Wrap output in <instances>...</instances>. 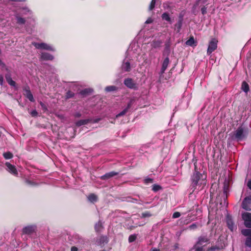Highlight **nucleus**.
<instances>
[{
    "instance_id": "1",
    "label": "nucleus",
    "mask_w": 251,
    "mask_h": 251,
    "mask_svg": "<svg viewBox=\"0 0 251 251\" xmlns=\"http://www.w3.org/2000/svg\"><path fill=\"white\" fill-rule=\"evenodd\" d=\"M206 174L204 171L202 172L193 173L191 176V187L193 191L196 189L198 185L205 184L206 183Z\"/></svg>"
},
{
    "instance_id": "2",
    "label": "nucleus",
    "mask_w": 251,
    "mask_h": 251,
    "mask_svg": "<svg viewBox=\"0 0 251 251\" xmlns=\"http://www.w3.org/2000/svg\"><path fill=\"white\" fill-rule=\"evenodd\" d=\"M246 137V129L242 126H239L233 134V138L238 141L243 140Z\"/></svg>"
},
{
    "instance_id": "3",
    "label": "nucleus",
    "mask_w": 251,
    "mask_h": 251,
    "mask_svg": "<svg viewBox=\"0 0 251 251\" xmlns=\"http://www.w3.org/2000/svg\"><path fill=\"white\" fill-rule=\"evenodd\" d=\"M211 237V233L209 235L206 234H202L200 236L197 242V245H203V244H208L210 243V240Z\"/></svg>"
},
{
    "instance_id": "4",
    "label": "nucleus",
    "mask_w": 251,
    "mask_h": 251,
    "mask_svg": "<svg viewBox=\"0 0 251 251\" xmlns=\"http://www.w3.org/2000/svg\"><path fill=\"white\" fill-rule=\"evenodd\" d=\"M218 41L215 38H212L209 42L208 47L207 50V54L210 55L213 51L217 48Z\"/></svg>"
},
{
    "instance_id": "5",
    "label": "nucleus",
    "mask_w": 251,
    "mask_h": 251,
    "mask_svg": "<svg viewBox=\"0 0 251 251\" xmlns=\"http://www.w3.org/2000/svg\"><path fill=\"white\" fill-rule=\"evenodd\" d=\"M242 217L244 221L245 226L248 228H251V213L245 212L242 214Z\"/></svg>"
},
{
    "instance_id": "6",
    "label": "nucleus",
    "mask_w": 251,
    "mask_h": 251,
    "mask_svg": "<svg viewBox=\"0 0 251 251\" xmlns=\"http://www.w3.org/2000/svg\"><path fill=\"white\" fill-rule=\"evenodd\" d=\"M32 45L37 49H44L51 51L54 50V49L51 46L45 43H38L33 42Z\"/></svg>"
},
{
    "instance_id": "7",
    "label": "nucleus",
    "mask_w": 251,
    "mask_h": 251,
    "mask_svg": "<svg viewBox=\"0 0 251 251\" xmlns=\"http://www.w3.org/2000/svg\"><path fill=\"white\" fill-rule=\"evenodd\" d=\"M242 207L246 210H251V196L246 197L243 200Z\"/></svg>"
},
{
    "instance_id": "8",
    "label": "nucleus",
    "mask_w": 251,
    "mask_h": 251,
    "mask_svg": "<svg viewBox=\"0 0 251 251\" xmlns=\"http://www.w3.org/2000/svg\"><path fill=\"white\" fill-rule=\"evenodd\" d=\"M124 84L128 88L136 89L137 86L136 83L131 78H126L124 82Z\"/></svg>"
},
{
    "instance_id": "9",
    "label": "nucleus",
    "mask_w": 251,
    "mask_h": 251,
    "mask_svg": "<svg viewBox=\"0 0 251 251\" xmlns=\"http://www.w3.org/2000/svg\"><path fill=\"white\" fill-rule=\"evenodd\" d=\"M24 95L25 96V97L29 100L31 102H34L35 100L34 99L33 96L31 93L30 88L28 86L25 87L24 89Z\"/></svg>"
},
{
    "instance_id": "10",
    "label": "nucleus",
    "mask_w": 251,
    "mask_h": 251,
    "mask_svg": "<svg viewBox=\"0 0 251 251\" xmlns=\"http://www.w3.org/2000/svg\"><path fill=\"white\" fill-rule=\"evenodd\" d=\"M226 222L228 228L231 230L233 231L236 229V226L234 225L231 217L227 215L226 218Z\"/></svg>"
},
{
    "instance_id": "11",
    "label": "nucleus",
    "mask_w": 251,
    "mask_h": 251,
    "mask_svg": "<svg viewBox=\"0 0 251 251\" xmlns=\"http://www.w3.org/2000/svg\"><path fill=\"white\" fill-rule=\"evenodd\" d=\"M5 166L7 168V171L9 173L15 176L18 175V173L15 166L12 165L9 162H6Z\"/></svg>"
},
{
    "instance_id": "12",
    "label": "nucleus",
    "mask_w": 251,
    "mask_h": 251,
    "mask_svg": "<svg viewBox=\"0 0 251 251\" xmlns=\"http://www.w3.org/2000/svg\"><path fill=\"white\" fill-rule=\"evenodd\" d=\"M35 226H28L24 227L22 229V232L25 234H30L35 232Z\"/></svg>"
},
{
    "instance_id": "13",
    "label": "nucleus",
    "mask_w": 251,
    "mask_h": 251,
    "mask_svg": "<svg viewBox=\"0 0 251 251\" xmlns=\"http://www.w3.org/2000/svg\"><path fill=\"white\" fill-rule=\"evenodd\" d=\"M170 62V60L168 56H167V57L164 59V60L163 61L162 67L160 71V74L162 75H163L165 70H166Z\"/></svg>"
},
{
    "instance_id": "14",
    "label": "nucleus",
    "mask_w": 251,
    "mask_h": 251,
    "mask_svg": "<svg viewBox=\"0 0 251 251\" xmlns=\"http://www.w3.org/2000/svg\"><path fill=\"white\" fill-rule=\"evenodd\" d=\"M118 172H114V171H112V172H108L107 173H106L105 175L102 176L101 177H100V178L102 179V180H107L115 176H116L117 175H118Z\"/></svg>"
},
{
    "instance_id": "15",
    "label": "nucleus",
    "mask_w": 251,
    "mask_h": 251,
    "mask_svg": "<svg viewBox=\"0 0 251 251\" xmlns=\"http://www.w3.org/2000/svg\"><path fill=\"white\" fill-rule=\"evenodd\" d=\"M170 46L171 43L169 39L165 43V49L163 52V55H165L166 54L167 55V56L169 55L170 53Z\"/></svg>"
},
{
    "instance_id": "16",
    "label": "nucleus",
    "mask_w": 251,
    "mask_h": 251,
    "mask_svg": "<svg viewBox=\"0 0 251 251\" xmlns=\"http://www.w3.org/2000/svg\"><path fill=\"white\" fill-rule=\"evenodd\" d=\"M53 58V56L48 52H43L41 55V59L43 60H52Z\"/></svg>"
},
{
    "instance_id": "17",
    "label": "nucleus",
    "mask_w": 251,
    "mask_h": 251,
    "mask_svg": "<svg viewBox=\"0 0 251 251\" xmlns=\"http://www.w3.org/2000/svg\"><path fill=\"white\" fill-rule=\"evenodd\" d=\"M163 42L160 40H154L151 43V46L152 48L156 49L161 47Z\"/></svg>"
},
{
    "instance_id": "18",
    "label": "nucleus",
    "mask_w": 251,
    "mask_h": 251,
    "mask_svg": "<svg viewBox=\"0 0 251 251\" xmlns=\"http://www.w3.org/2000/svg\"><path fill=\"white\" fill-rule=\"evenodd\" d=\"M92 119L80 120L76 122L75 125L77 126H80L82 125H87V124L91 123Z\"/></svg>"
},
{
    "instance_id": "19",
    "label": "nucleus",
    "mask_w": 251,
    "mask_h": 251,
    "mask_svg": "<svg viewBox=\"0 0 251 251\" xmlns=\"http://www.w3.org/2000/svg\"><path fill=\"white\" fill-rule=\"evenodd\" d=\"M122 69L125 72H130L131 71L130 63L128 61L123 62Z\"/></svg>"
},
{
    "instance_id": "20",
    "label": "nucleus",
    "mask_w": 251,
    "mask_h": 251,
    "mask_svg": "<svg viewBox=\"0 0 251 251\" xmlns=\"http://www.w3.org/2000/svg\"><path fill=\"white\" fill-rule=\"evenodd\" d=\"M103 228L102 224L100 221H99L95 225V230L96 232H99Z\"/></svg>"
},
{
    "instance_id": "21",
    "label": "nucleus",
    "mask_w": 251,
    "mask_h": 251,
    "mask_svg": "<svg viewBox=\"0 0 251 251\" xmlns=\"http://www.w3.org/2000/svg\"><path fill=\"white\" fill-rule=\"evenodd\" d=\"M92 91H93L92 89H90V88H86V89H84L83 90H82L80 92V94L81 95H82L83 97H85L87 95H88L90 94V93H91Z\"/></svg>"
},
{
    "instance_id": "22",
    "label": "nucleus",
    "mask_w": 251,
    "mask_h": 251,
    "mask_svg": "<svg viewBox=\"0 0 251 251\" xmlns=\"http://www.w3.org/2000/svg\"><path fill=\"white\" fill-rule=\"evenodd\" d=\"M88 200L93 203L96 202L98 201V197L94 194H90L88 197Z\"/></svg>"
},
{
    "instance_id": "23",
    "label": "nucleus",
    "mask_w": 251,
    "mask_h": 251,
    "mask_svg": "<svg viewBox=\"0 0 251 251\" xmlns=\"http://www.w3.org/2000/svg\"><path fill=\"white\" fill-rule=\"evenodd\" d=\"M185 44L189 46L192 47L194 45L196 46L197 45L195 44V41L194 37L191 36L190 38L185 42Z\"/></svg>"
},
{
    "instance_id": "24",
    "label": "nucleus",
    "mask_w": 251,
    "mask_h": 251,
    "mask_svg": "<svg viewBox=\"0 0 251 251\" xmlns=\"http://www.w3.org/2000/svg\"><path fill=\"white\" fill-rule=\"evenodd\" d=\"M161 18L163 20L169 22L170 24H171L172 23L171 19L169 16V14L167 12H165V13H163L162 14Z\"/></svg>"
},
{
    "instance_id": "25",
    "label": "nucleus",
    "mask_w": 251,
    "mask_h": 251,
    "mask_svg": "<svg viewBox=\"0 0 251 251\" xmlns=\"http://www.w3.org/2000/svg\"><path fill=\"white\" fill-rule=\"evenodd\" d=\"M241 88L243 91L247 93L249 91V85L247 82L244 81L242 83Z\"/></svg>"
},
{
    "instance_id": "26",
    "label": "nucleus",
    "mask_w": 251,
    "mask_h": 251,
    "mask_svg": "<svg viewBox=\"0 0 251 251\" xmlns=\"http://www.w3.org/2000/svg\"><path fill=\"white\" fill-rule=\"evenodd\" d=\"M117 90L118 87L114 85L108 86L105 88V91L107 92L115 91H117Z\"/></svg>"
},
{
    "instance_id": "27",
    "label": "nucleus",
    "mask_w": 251,
    "mask_h": 251,
    "mask_svg": "<svg viewBox=\"0 0 251 251\" xmlns=\"http://www.w3.org/2000/svg\"><path fill=\"white\" fill-rule=\"evenodd\" d=\"M222 249H223L222 247L214 246H212L210 248H209L206 250V251H221Z\"/></svg>"
},
{
    "instance_id": "28",
    "label": "nucleus",
    "mask_w": 251,
    "mask_h": 251,
    "mask_svg": "<svg viewBox=\"0 0 251 251\" xmlns=\"http://www.w3.org/2000/svg\"><path fill=\"white\" fill-rule=\"evenodd\" d=\"M242 234L248 237L251 236V229H244L241 230Z\"/></svg>"
},
{
    "instance_id": "29",
    "label": "nucleus",
    "mask_w": 251,
    "mask_h": 251,
    "mask_svg": "<svg viewBox=\"0 0 251 251\" xmlns=\"http://www.w3.org/2000/svg\"><path fill=\"white\" fill-rule=\"evenodd\" d=\"M17 20V23L19 25H24L25 23V18L21 17L18 16L16 17Z\"/></svg>"
},
{
    "instance_id": "30",
    "label": "nucleus",
    "mask_w": 251,
    "mask_h": 251,
    "mask_svg": "<svg viewBox=\"0 0 251 251\" xmlns=\"http://www.w3.org/2000/svg\"><path fill=\"white\" fill-rule=\"evenodd\" d=\"M204 245H197V243H196L193 247V249H195V251H204Z\"/></svg>"
},
{
    "instance_id": "31",
    "label": "nucleus",
    "mask_w": 251,
    "mask_h": 251,
    "mask_svg": "<svg viewBox=\"0 0 251 251\" xmlns=\"http://www.w3.org/2000/svg\"><path fill=\"white\" fill-rule=\"evenodd\" d=\"M3 156L5 159H10L13 158V155L10 151H7L3 153Z\"/></svg>"
},
{
    "instance_id": "32",
    "label": "nucleus",
    "mask_w": 251,
    "mask_h": 251,
    "mask_svg": "<svg viewBox=\"0 0 251 251\" xmlns=\"http://www.w3.org/2000/svg\"><path fill=\"white\" fill-rule=\"evenodd\" d=\"M162 189V188L160 185H159L158 184H154L152 186L151 190L153 192H156L158 191L159 190H161Z\"/></svg>"
},
{
    "instance_id": "33",
    "label": "nucleus",
    "mask_w": 251,
    "mask_h": 251,
    "mask_svg": "<svg viewBox=\"0 0 251 251\" xmlns=\"http://www.w3.org/2000/svg\"><path fill=\"white\" fill-rule=\"evenodd\" d=\"M151 216H152V214L151 213V212L147 211H145L144 212H143L141 214V218H147V217H150Z\"/></svg>"
},
{
    "instance_id": "34",
    "label": "nucleus",
    "mask_w": 251,
    "mask_h": 251,
    "mask_svg": "<svg viewBox=\"0 0 251 251\" xmlns=\"http://www.w3.org/2000/svg\"><path fill=\"white\" fill-rule=\"evenodd\" d=\"M156 0H152L149 7V10L152 11L155 7Z\"/></svg>"
},
{
    "instance_id": "35",
    "label": "nucleus",
    "mask_w": 251,
    "mask_h": 251,
    "mask_svg": "<svg viewBox=\"0 0 251 251\" xmlns=\"http://www.w3.org/2000/svg\"><path fill=\"white\" fill-rule=\"evenodd\" d=\"M75 96V93L71 91H68L66 94V98L67 99L72 98Z\"/></svg>"
},
{
    "instance_id": "36",
    "label": "nucleus",
    "mask_w": 251,
    "mask_h": 251,
    "mask_svg": "<svg viewBox=\"0 0 251 251\" xmlns=\"http://www.w3.org/2000/svg\"><path fill=\"white\" fill-rule=\"evenodd\" d=\"M182 25V19H179L177 23L176 24V26L179 31L181 28Z\"/></svg>"
},
{
    "instance_id": "37",
    "label": "nucleus",
    "mask_w": 251,
    "mask_h": 251,
    "mask_svg": "<svg viewBox=\"0 0 251 251\" xmlns=\"http://www.w3.org/2000/svg\"><path fill=\"white\" fill-rule=\"evenodd\" d=\"M137 238V236L135 234L130 235L128 237V242L132 243L134 242Z\"/></svg>"
},
{
    "instance_id": "38",
    "label": "nucleus",
    "mask_w": 251,
    "mask_h": 251,
    "mask_svg": "<svg viewBox=\"0 0 251 251\" xmlns=\"http://www.w3.org/2000/svg\"><path fill=\"white\" fill-rule=\"evenodd\" d=\"M245 245L246 246L251 248V236L247 237Z\"/></svg>"
},
{
    "instance_id": "39",
    "label": "nucleus",
    "mask_w": 251,
    "mask_h": 251,
    "mask_svg": "<svg viewBox=\"0 0 251 251\" xmlns=\"http://www.w3.org/2000/svg\"><path fill=\"white\" fill-rule=\"evenodd\" d=\"M198 228V224L197 223H193L190 225L188 228L190 230H195Z\"/></svg>"
},
{
    "instance_id": "40",
    "label": "nucleus",
    "mask_w": 251,
    "mask_h": 251,
    "mask_svg": "<svg viewBox=\"0 0 251 251\" xmlns=\"http://www.w3.org/2000/svg\"><path fill=\"white\" fill-rule=\"evenodd\" d=\"M128 111V110L126 108H125L122 111L120 112L118 115H117V117H121L124 115H125L126 112Z\"/></svg>"
},
{
    "instance_id": "41",
    "label": "nucleus",
    "mask_w": 251,
    "mask_h": 251,
    "mask_svg": "<svg viewBox=\"0 0 251 251\" xmlns=\"http://www.w3.org/2000/svg\"><path fill=\"white\" fill-rule=\"evenodd\" d=\"M7 83L11 86L15 87L16 83L15 81L13 80L12 79L7 81Z\"/></svg>"
},
{
    "instance_id": "42",
    "label": "nucleus",
    "mask_w": 251,
    "mask_h": 251,
    "mask_svg": "<svg viewBox=\"0 0 251 251\" xmlns=\"http://www.w3.org/2000/svg\"><path fill=\"white\" fill-rule=\"evenodd\" d=\"M40 105H41L42 109L44 111H46L48 110L47 107L46 105L42 101L40 102Z\"/></svg>"
},
{
    "instance_id": "43",
    "label": "nucleus",
    "mask_w": 251,
    "mask_h": 251,
    "mask_svg": "<svg viewBox=\"0 0 251 251\" xmlns=\"http://www.w3.org/2000/svg\"><path fill=\"white\" fill-rule=\"evenodd\" d=\"M201 12L203 15L206 14L207 13V7H206L205 6H203L201 8Z\"/></svg>"
},
{
    "instance_id": "44",
    "label": "nucleus",
    "mask_w": 251,
    "mask_h": 251,
    "mask_svg": "<svg viewBox=\"0 0 251 251\" xmlns=\"http://www.w3.org/2000/svg\"><path fill=\"white\" fill-rule=\"evenodd\" d=\"M30 114L32 117H36L38 115V112L36 110L31 111Z\"/></svg>"
},
{
    "instance_id": "45",
    "label": "nucleus",
    "mask_w": 251,
    "mask_h": 251,
    "mask_svg": "<svg viewBox=\"0 0 251 251\" xmlns=\"http://www.w3.org/2000/svg\"><path fill=\"white\" fill-rule=\"evenodd\" d=\"M180 216V213L179 212H175L173 213L172 217L173 218H177Z\"/></svg>"
},
{
    "instance_id": "46",
    "label": "nucleus",
    "mask_w": 251,
    "mask_h": 251,
    "mask_svg": "<svg viewBox=\"0 0 251 251\" xmlns=\"http://www.w3.org/2000/svg\"><path fill=\"white\" fill-rule=\"evenodd\" d=\"M5 77L6 80V81H8V80L12 79L11 75L10 73H7V74H5Z\"/></svg>"
},
{
    "instance_id": "47",
    "label": "nucleus",
    "mask_w": 251,
    "mask_h": 251,
    "mask_svg": "<svg viewBox=\"0 0 251 251\" xmlns=\"http://www.w3.org/2000/svg\"><path fill=\"white\" fill-rule=\"evenodd\" d=\"M194 165V171L193 173L201 172L200 171H198L197 165V160H196L195 161Z\"/></svg>"
},
{
    "instance_id": "48",
    "label": "nucleus",
    "mask_w": 251,
    "mask_h": 251,
    "mask_svg": "<svg viewBox=\"0 0 251 251\" xmlns=\"http://www.w3.org/2000/svg\"><path fill=\"white\" fill-rule=\"evenodd\" d=\"M153 182V180L152 178H148L145 179V183H152Z\"/></svg>"
},
{
    "instance_id": "49",
    "label": "nucleus",
    "mask_w": 251,
    "mask_h": 251,
    "mask_svg": "<svg viewBox=\"0 0 251 251\" xmlns=\"http://www.w3.org/2000/svg\"><path fill=\"white\" fill-rule=\"evenodd\" d=\"M101 120V119L100 118H96V119H92V121L91 123H99L100 120Z\"/></svg>"
},
{
    "instance_id": "50",
    "label": "nucleus",
    "mask_w": 251,
    "mask_h": 251,
    "mask_svg": "<svg viewBox=\"0 0 251 251\" xmlns=\"http://www.w3.org/2000/svg\"><path fill=\"white\" fill-rule=\"evenodd\" d=\"M132 104V100H131L127 104V106L126 108L128 110L131 107Z\"/></svg>"
},
{
    "instance_id": "51",
    "label": "nucleus",
    "mask_w": 251,
    "mask_h": 251,
    "mask_svg": "<svg viewBox=\"0 0 251 251\" xmlns=\"http://www.w3.org/2000/svg\"><path fill=\"white\" fill-rule=\"evenodd\" d=\"M152 22H153V20H152V19L150 18L147 19V20L146 21L145 23L147 24H151V23H152Z\"/></svg>"
},
{
    "instance_id": "52",
    "label": "nucleus",
    "mask_w": 251,
    "mask_h": 251,
    "mask_svg": "<svg viewBox=\"0 0 251 251\" xmlns=\"http://www.w3.org/2000/svg\"><path fill=\"white\" fill-rule=\"evenodd\" d=\"M3 82V77L2 75H0V85H2Z\"/></svg>"
},
{
    "instance_id": "53",
    "label": "nucleus",
    "mask_w": 251,
    "mask_h": 251,
    "mask_svg": "<svg viewBox=\"0 0 251 251\" xmlns=\"http://www.w3.org/2000/svg\"><path fill=\"white\" fill-rule=\"evenodd\" d=\"M71 251H78V248L75 246H73L71 248Z\"/></svg>"
},
{
    "instance_id": "54",
    "label": "nucleus",
    "mask_w": 251,
    "mask_h": 251,
    "mask_svg": "<svg viewBox=\"0 0 251 251\" xmlns=\"http://www.w3.org/2000/svg\"><path fill=\"white\" fill-rule=\"evenodd\" d=\"M247 186L251 190V180H249L247 183Z\"/></svg>"
},
{
    "instance_id": "55",
    "label": "nucleus",
    "mask_w": 251,
    "mask_h": 251,
    "mask_svg": "<svg viewBox=\"0 0 251 251\" xmlns=\"http://www.w3.org/2000/svg\"><path fill=\"white\" fill-rule=\"evenodd\" d=\"M12 1H15V2H24L25 1V0H10Z\"/></svg>"
},
{
    "instance_id": "56",
    "label": "nucleus",
    "mask_w": 251,
    "mask_h": 251,
    "mask_svg": "<svg viewBox=\"0 0 251 251\" xmlns=\"http://www.w3.org/2000/svg\"><path fill=\"white\" fill-rule=\"evenodd\" d=\"M178 243H176L175 244V245L174 246V249L175 250H176L178 248Z\"/></svg>"
},
{
    "instance_id": "57",
    "label": "nucleus",
    "mask_w": 251,
    "mask_h": 251,
    "mask_svg": "<svg viewBox=\"0 0 251 251\" xmlns=\"http://www.w3.org/2000/svg\"><path fill=\"white\" fill-rule=\"evenodd\" d=\"M152 251H160V250L156 248H153L152 249Z\"/></svg>"
},
{
    "instance_id": "58",
    "label": "nucleus",
    "mask_w": 251,
    "mask_h": 251,
    "mask_svg": "<svg viewBox=\"0 0 251 251\" xmlns=\"http://www.w3.org/2000/svg\"><path fill=\"white\" fill-rule=\"evenodd\" d=\"M76 117H79L81 116V114L80 113H76L75 115Z\"/></svg>"
},
{
    "instance_id": "59",
    "label": "nucleus",
    "mask_w": 251,
    "mask_h": 251,
    "mask_svg": "<svg viewBox=\"0 0 251 251\" xmlns=\"http://www.w3.org/2000/svg\"><path fill=\"white\" fill-rule=\"evenodd\" d=\"M227 189V188H226V186L224 187V193L226 192V190Z\"/></svg>"
},
{
    "instance_id": "60",
    "label": "nucleus",
    "mask_w": 251,
    "mask_h": 251,
    "mask_svg": "<svg viewBox=\"0 0 251 251\" xmlns=\"http://www.w3.org/2000/svg\"><path fill=\"white\" fill-rule=\"evenodd\" d=\"M2 64V62L1 60L0 59V65H1Z\"/></svg>"
},
{
    "instance_id": "61",
    "label": "nucleus",
    "mask_w": 251,
    "mask_h": 251,
    "mask_svg": "<svg viewBox=\"0 0 251 251\" xmlns=\"http://www.w3.org/2000/svg\"><path fill=\"white\" fill-rule=\"evenodd\" d=\"M200 0H198L197 2V4H198V2L200 1Z\"/></svg>"
}]
</instances>
